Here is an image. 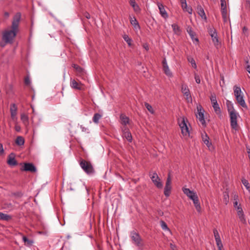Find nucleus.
<instances>
[{
  "label": "nucleus",
  "instance_id": "59",
  "mask_svg": "<svg viewBox=\"0 0 250 250\" xmlns=\"http://www.w3.org/2000/svg\"><path fill=\"white\" fill-rule=\"evenodd\" d=\"M170 247L172 250H176V245H175L172 243L170 244Z\"/></svg>",
  "mask_w": 250,
  "mask_h": 250
},
{
  "label": "nucleus",
  "instance_id": "51",
  "mask_svg": "<svg viewBox=\"0 0 250 250\" xmlns=\"http://www.w3.org/2000/svg\"><path fill=\"white\" fill-rule=\"evenodd\" d=\"M80 128L83 132H86L87 133H89V129L87 127L83 126V125H80Z\"/></svg>",
  "mask_w": 250,
  "mask_h": 250
},
{
  "label": "nucleus",
  "instance_id": "53",
  "mask_svg": "<svg viewBox=\"0 0 250 250\" xmlns=\"http://www.w3.org/2000/svg\"><path fill=\"white\" fill-rule=\"evenodd\" d=\"M216 245L218 247V250H222L223 248V245L222 243V241L216 242Z\"/></svg>",
  "mask_w": 250,
  "mask_h": 250
},
{
  "label": "nucleus",
  "instance_id": "11",
  "mask_svg": "<svg viewBox=\"0 0 250 250\" xmlns=\"http://www.w3.org/2000/svg\"><path fill=\"white\" fill-rule=\"evenodd\" d=\"M162 64L165 74L168 77H172L173 76L172 73L169 68L167 60L165 58L162 61Z\"/></svg>",
  "mask_w": 250,
  "mask_h": 250
},
{
  "label": "nucleus",
  "instance_id": "31",
  "mask_svg": "<svg viewBox=\"0 0 250 250\" xmlns=\"http://www.w3.org/2000/svg\"><path fill=\"white\" fill-rule=\"evenodd\" d=\"M122 135H123V137L125 138L127 140V141H128L129 142H132V137L130 131L128 132L124 133Z\"/></svg>",
  "mask_w": 250,
  "mask_h": 250
},
{
  "label": "nucleus",
  "instance_id": "12",
  "mask_svg": "<svg viewBox=\"0 0 250 250\" xmlns=\"http://www.w3.org/2000/svg\"><path fill=\"white\" fill-rule=\"evenodd\" d=\"M22 171H30L35 172L37 171L35 166L31 163H25L23 167L21 168Z\"/></svg>",
  "mask_w": 250,
  "mask_h": 250
},
{
  "label": "nucleus",
  "instance_id": "64",
  "mask_svg": "<svg viewBox=\"0 0 250 250\" xmlns=\"http://www.w3.org/2000/svg\"><path fill=\"white\" fill-rule=\"evenodd\" d=\"M248 30V29L246 27H244L243 29V33H245Z\"/></svg>",
  "mask_w": 250,
  "mask_h": 250
},
{
  "label": "nucleus",
  "instance_id": "24",
  "mask_svg": "<svg viewBox=\"0 0 250 250\" xmlns=\"http://www.w3.org/2000/svg\"><path fill=\"white\" fill-rule=\"evenodd\" d=\"M130 4L133 8L135 12H139L140 11V8L138 5L136 3L135 0H130Z\"/></svg>",
  "mask_w": 250,
  "mask_h": 250
},
{
  "label": "nucleus",
  "instance_id": "48",
  "mask_svg": "<svg viewBox=\"0 0 250 250\" xmlns=\"http://www.w3.org/2000/svg\"><path fill=\"white\" fill-rule=\"evenodd\" d=\"M171 179L170 175L169 174L168 175V176H167V179L165 186L171 187Z\"/></svg>",
  "mask_w": 250,
  "mask_h": 250
},
{
  "label": "nucleus",
  "instance_id": "21",
  "mask_svg": "<svg viewBox=\"0 0 250 250\" xmlns=\"http://www.w3.org/2000/svg\"><path fill=\"white\" fill-rule=\"evenodd\" d=\"M191 200L193 201L194 207L197 211L200 212L201 211V208L199 201L198 197L197 196V197L195 198L194 199H193Z\"/></svg>",
  "mask_w": 250,
  "mask_h": 250
},
{
  "label": "nucleus",
  "instance_id": "41",
  "mask_svg": "<svg viewBox=\"0 0 250 250\" xmlns=\"http://www.w3.org/2000/svg\"><path fill=\"white\" fill-rule=\"evenodd\" d=\"M221 11H227L226 0H220Z\"/></svg>",
  "mask_w": 250,
  "mask_h": 250
},
{
  "label": "nucleus",
  "instance_id": "3",
  "mask_svg": "<svg viewBox=\"0 0 250 250\" xmlns=\"http://www.w3.org/2000/svg\"><path fill=\"white\" fill-rule=\"evenodd\" d=\"M178 124L181 129V132L184 136L188 137L189 136V128L188 126L185 118H182L178 120Z\"/></svg>",
  "mask_w": 250,
  "mask_h": 250
},
{
  "label": "nucleus",
  "instance_id": "56",
  "mask_svg": "<svg viewBox=\"0 0 250 250\" xmlns=\"http://www.w3.org/2000/svg\"><path fill=\"white\" fill-rule=\"evenodd\" d=\"M122 131L123 134L124 133L129 132V129L126 127V125H124V126L122 127Z\"/></svg>",
  "mask_w": 250,
  "mask_h": 250
},
{
  "label": "nucleus",
  "instance_id": "19",
  "mask_svg": "<svg viewBox=\"0 0 250 250\" xmlns=\"http://www.w3.org/2000/svg\"><path fill=\"white\" fill-rule=\"evenodd\" d=\"M7 163L10 166H16V159L14 157V153H12L9 155L7 160Z\"/></svg>",
  "mask_w": 250,
  "mask_h": 250
},
{
  "label": "nucleus",
  "instance_id": "33",
  "mask_svg": "<svg viewBox=\"0 0 250 250\" xmlns=\"http://www.w3.org/2000/svg\"><path fill=\"white\" fill-rule=\"evenodd\" d=\"M213 234L216 242L221 241L219 233L216 229H213Z\"/></svg>",
  "mask_w": 250,
  "mask_h": 250
},
{
  "label": "nucleus",
  "instance_id": "28",
  "mask_svg": "<svg viewBox=\"0 0 250 250\" xmlns=\"http://www.w3.org/2000/svg\"><path fill=\"white\" fill-rule=\"evenodd\" d=\"M25 141L23 137L19 136H17V146H22L24 145Z\"/></svg>",
  "mask_w": 250,
  "mask_h": 250
},
{
  "label": "nucleus",
  "instance_id": "55",
  "mask_svg": "<svg viewBox=\"0 0 250 250\" xmlns=\"http://www.w3.org/2000/svg\"><path fill=\"white\" fill-rule=\"evenodd\" d=\"M21 15L20 13H17V20H16V21H17V29L18 28V23L20 21V19H21ZM18 31L17 30V32Z\"/></svg>",
  "mask_w": 250,
  "mask_h": 250
},
{
  "label": "nucleus",
  "instance_id": "20",
  "mask_svg": "<svg viewBox=\"0 0 250 250\" xmlns=\"http://www.w3.org/2000/svg\"><path fill=\"white\" fill-rule=\"evenodd\" d=\"M197 13L202 19L206 20L207 17L203 7L201 5H198L197 7Z\"/></svg>",
  "mask_w": 250,
  "mask_h": 250
},
{
  "label": "nucleus",
  "instance_id": "22",
  "mask_svg": "<svg viewBox=\"0 0 250 250\" xmlns=\"http://www.w3.org/2000/svg\"><path fill=\"white\" fill-rule=\"evenodd\" d=\"M120 119L121 124L124 125H126L127 124H129V119L128 117L124 114H121L120 116Z\"/></svg>",
  "mask_w": 250,
  "mask_h": 250
},
{
  "label": "nucleus",
  "instance_id": "26",
  "mask_svg": "<svg viewBox=\"0 0 250 250\" xmlns=\"http://www.w3.org/2000/svg\"><path fill=\"white\" fill-rule=\"evenodd\" d=\"M227 106L229 113H230L231 112H236V111L234 109L233 104L230 101H227Z\"/></svg>",
  "mask_w": 250,
  "mask_h": 250
},
{
  "label": "nucleus",
  "instance_id": "6",
  "mask_svg": "<svg viewBox=\"0 0 250 250\" xmlns=\"http://www.w3.org/2000/svg\"><path fill=\"white\" fill-rule=\"evenodd\" d=\"M210 99L212 104V107L216 114L220 116H221V109L218 104L217 103L215 95L214 94H212L210 97Z\"/></svg>",
  "mask_w": 250,
  "mask_h": 250
},
{
  "label": "nucleus",
  "instance_id": "57",
  "mask_svg": "<svg viewBox=\"0 0 250 250\" xmlns=\"http://www.w3.org/2000/svg\"><path fill=\"white\" fill-rule=\"evenodd\" d=\"M236 209L237 210V215L244 212L241 207H238Z\"/></svg>",
  "mask_w": 250,
  "mask_h": 250
},
{
  "label": "nucleus",
  "instance_id": "2",
  "mask_svg": "<svg viewBox=\"0 0 250 250\" xmlns=\"http://www.w3.org/2000/svg\"><path fill=\"white\" fill-rule=\"evenodd\" d=\"M130 237L131 239L132 243L136 246L141 249L144 246L143 239L140 234L136 231L133 230L130 232Z\"/></svg>",
  "mask_w": 250,
  "mask_h": 250
},
{
  "label": "nucleus",
  "instance_id": "9",
  "mask_svg": "<svg viewBox=\"0 0 250 250\" xmlns=\"http://www.w3.org/2000/svg\"><path fill=\"white\" fill-rule=\"evenodd\" d=\"M11 120L10 121V125H13V127L16 128V104H13L10 108Z\"/></svg>",
  "mask_w": 250,
  "mask_h": 250
},
{
  "label": "nucleus",
  "instance_id": "46",
  "mask_svg": "<svg viewBox=\"0 0 250 250\" xmlns=\"http://www.w3.org/2000/svg\"><path fill=\"white\" fill-rule=\"evenodd\" d=\"M221 14L222 16V18L225 22H227L228 21V14L227 11H221Z\"/></svg>",
  "mask_w": 250,
  "mask_h": 250
},
{
  "label": "nucleus",
  "instance_id": "36",
  "mask_svg": "<svg viewBox=\"0 0 250 250\" xmlns=\"http://www.w3.org/2000/svg\"><path fill=\"white\" fill-rule=\"evenodd\" d=\"M11 218V217L6 214L0 212V220L8 221Z\"/></svg>",
  "mask_w": 250,
  "mask_h": 250
},
{
  "label": "nucleus",
  "instance_id": "32",
  "mask_svg": "<svg viewBox=\"0 0 250 250\" xmlns=\"http://www.w3.org/2000/svg\"><path fill=\"white\" fill-rule=\"evenodd\" d=\"M212 42L215 46H217L219 45V40L217 36V33L211 36Z\"/></svg>",
  "mask_w": 250,
  "mask_h": 250
},
{
  "label": "nucleus",
  "instance_id": "35",
  "mask_svg": "<svg viewBox=\"0 0 250 250\" xmlns=\"http://www.w3.org/2000/svg\"><path fill=\"white\" fill-rule=\"evenodd\" d=\"M187 59L188 62L191 63L192 67H193L194 68H197V65L195 61L192 57L188 56Z\"/></svg>",
  "mask_w": 250,
  "mask_h": 250
},
{
  "label": "nucleus",
  "instance_id": "62",
  "mask_svg": "<svg viewBox=\"0 0 250 250\" xmlns=\"http://www.w3.org/2000/svg\"><path fill=\"white\" fill-rule=\"evenodd\" d=\"M84 15L85 17L86 18H87V19H89L90 18V14L88 13L85 12L84 14Z\"/></svg>",
  "mask_w": 250,
  "mask_h": 250
},
{
  "label": "nucleus",
  "instance_id": "15",
  "mask_svg": "<svg viewBox=\"0 0 250 250\" xmlns=\"http://www.w3.org/2000/svg\"><path fill=\"white\" fill-rule=\"evenodd\" d=\"M235 98L238 104H239L242 107L246 109L248 108V106L245 103L243 95L236 97Z\"/></svg>",
  "mask_w": 250,
  "mask_h": 250
},
{
  "label": "nucleus",
  "instance_id": "13",
  "mask_svg": "<svg viewBox=\"0 0 250 250\" xmlns=\"http://www.w3.org/2000/svg\"><path fill=\"white\" fill-rule=\"evenodd\" d=\"M181 90L183 94L186 96L187 100L189 101V100H191V96L189 92V90L187 84H182Z\"/></svg>",
  "mask_w": 250,
  "mask_h": 250
},
{
  "label": "nucleus",
  "instance_id": "8",
  "mask_svg": "<svg viewBox=\"0 0 250 250\" xmlns=\"http://www.w3.org/2000/svg\"><path fill=\"white\" fill-rule=\"evenodd\" d=\"M198 113L196 117L203 126H206V124L204 118V110L201 105L197 106Z\"/></svg>",
  "mask_w": 250,
  "mask_h": 250
},
{
  "label": "nucleus",
  "instance_id": "18",
  "mask_svg": "<svg viewBox=\"0 0 250 250\" xmlns=\"http://www.w3.org/2000/svg\"><path fill=\"white\" fill-rule=\"evenodd\" d=\"M202 141L206 146L209 147L211 146V143L209 141V138L206 132L202 134Z\"/></svg>",
  "mask_w": 250,
  "mask_h": 250
},
{
  "label": "nucleus",
  "instance_id": "29",
  "mask_svg": "<svg viewBox=\"0 0 250 250\" xmlns=\"http://www.w3.org/2000/svg\"><path fill=\"white\" fill-rule=\"evenodd\" d=\"M182 6V9H183L184 11H186L187 12H188L189 14H191L192 13V9L191 7H188V5H187V2L183 3V4H182L181 5Z\"/></svg>",
  "mask_w": 250,
  "mask_h": 250
},
{
  "label": "nucleus",
  "instance_id": "23",
  "mask_svg": "<svg viewBox=\"0 0 250 250\" xmlns=\"http://www.w3.org/2000/svg\"><path fill=\"white\" fill-rule=\"evenodd\" d=\"M233 90H234V94L235 96V97H238L240 95H243L241 88L239 86H238L237 85H234L233 86Z\"/></svg>",
  "mask_w": 250,
  "mask_h": 250
},
{
  "label": "nucleus",
  "instance_id": "27",
  "mask_svg": "<svg viewBox=\"0 0 250 250\" xmlns=\"http://www.w3.org/2000/svg\"><path fill=\"white\" fill-rule=\"evenodd\" d=\"M102 115L100 113H96L94 114L93 117V122L95 124H98L99 122V120L102 118Z\"/></svg>",
  "mask_w": 250,
  "mask_h": 250
},
{
  "label": "nucleus",
  "instance_id": "4",
  "mask_svg": "<svg viewBox=\"0 0 250 250\" xmlns=\"http://www.w3.org/2000/svg\"><path fill=\"white\" fill-rule=\"evenodd\" d=\"M80 166L83 171L88 174H91L94 172V169L91 164L84 160H82L80 163Z\"/></svg>",
  "mask_w": 250,
  "mask_h": 250
},
{
  "label": "nucleus",
  "instance_id": "5",
  "mask_svg": "<svg viewBox=\"0 0 250 250\" xmlns=\"http://www.w3.org/2000/svg\"><path fill=\"white\" fill-rule=\"evenodd\" d=\"M230 121L231 127L235 130H238L237 117L239 116L238 113L236 111L234 112H231L229 113Z\"/></svg>",
  "mask_w": 250,
  "mask_h": 250
},
{
  "label": "nucleus",
  "instance_id": "30",
  "mask_svg": "<svg viewBox=\"0 0 250 250\" xmlns=\"http://www.w3.org/2000/svg\"><path fill=\"white\" fill-rule=\"evenodd\" d=\"M130 23L136 29H139L140 28L139 23L135 18L131 19Z\"/></svg>",
  "mask_w": 250,
  "mask_h": 250
},
{
  "label": "nucleus",
  "instance_id": "34",
  "mask_svg": "<svg viewBox=\"0 0 250 250\" xmlns=\"http://www.w3.org/2000/svg\"><path fill=\"white\" fill-rule=\"evenodd\" d=\"M237 216L239 219L240 221L242 223H243L244 224H246L247 221H246V219L245 218V216L244 212L242 213L238 214Z\"/></svg>",
  "mask_w": 250,
  "mask_h": 250
},
{
  "label": "nucleus",
  "instance_id": "44",
  "mask_svg": "<svg viewBox=\"0 0 250 250\" xmlns=\"http://www.w3.org/2000/svg\"><path fill=\"white\" fill-rule=\"evenodd\" d=\"M162 229L164 230H169L167 224L163 220L160 222Z\"/></svg>",
  "mask_w": 250,
  "mask_h": 250
},
{
  "label": "nucleus",
  "instance_id": "17",
  "mask_svg": "<svg viewBox=\"0 0 250 250\" xmlns=\"http://www.w3.org/2000/svg\"><path fill=\"white\" fill-rule=\"evenodd\" d=\"M187 31L188 34L189 35L193 42L197 43L199 42L198 39L197 38H195V33L192 30L191 27H188Z\"/></svg>",
  "mask_w": 250,
  "mask_h": 250
},
{
  "label": "nucleus",
  "instance_id": "58",
  "mask_svg": "<svg viewBox=\"0 0 250 250\" xmlns=\"http://www.w3.org/2000/svg\"><path fill=\"white\" fill-rule=\"evenodd\" d=\"M4 150L2 144L0 143V154L1 155L3 153Z\"/></svg>",
  "mask_w": 250,
  "mask_h": 250
},
{
  "label": "nucleus",
  "instance_id": "60",
  "mask_svg": "<svg viewBox=\"0 0 250 250\" xmlns=\"http://www.w3.org/2000/svg\"><path fill=\"white\" fill-rule=\"evenodd\" d=\"M247 65L246 67V69L247 71L250 74V64H249L248 62H247Z\"/></svg>",
  "mask_w": 250,
  "mask_h": 250
},
{
  "label": "nucleus",
  "instance_id": "54",
  "mask_svg": "<svg viewBox=\"0 0 250 250\" xmlns=\"http://www.w3.org/2000/svg\"><path fill=\"white\" fill-rule=\"evenodd\" d=\"M217 32L215 29L214 28H210L209 30V34L210 36H213V35H215Z\"/></svg>",
  "mask_w": 250,
  "mask_h": 250
},
{
  "label": "nucleus",
  "instance_id": "40",
  "mask_svg": "<svg viewBox=\"0 0 250 250\" xmlns=\"http://www.w3.org/2000/svg\"><path fill=\"white\" fill-rule=\"evenodd\" d=\"M171 187L165 186L164 188V194L166 196L168 197L170 195Z\"/></svg>",
  "mask_w": 250,
  "mask_h": 250
},
{
  "label": "nucleus",
  "instance_id": "47",
  "mask_svg": "<svg viewBox=\"0 0 250 250\" xmlns=\"http://www.w3.org/2000/svg\"><path fill=\"white\" fill-rule=\"evenodd\" d=\"M21 121L25 124L28 122V118L27 115L25 114H22L21 117Z\"/></svg>",
  "mask_w": 250,
  "mask_h": 250
},
{
  "label": "nucleus",
  "instance_id": "63",
  "mask_svg": "<svg viewBox=\"0 0 250 250\" xmlns=\"http://www.w3.org/2000/svg\"><path fill=\"white\" fill-rule=\"evenodd\" d=\"M22 194H23L21 192H17V194H16L17 198L18 197H21Z\"/></svg>",
  "mask_w": 250,
  "mask_h": 250
},
{
  "label": "nucleus",
  "instance_id": "43",
  "mask_svg": "<svg viewBox=\"0 0 250 250\" xmlns=\"http://www.w3.org/2000/svg\"><path fill=\"white\" fill-rule=\"evenodd\" d=\"M145 105L146 109L151 113V114L154 113V110H153L152 106L150 105L147 103H145Z\"/></svg>",
  "mask_w": 250,
  "mask_h": 250
},
{
  "label": "nucleus",
  "instance_id": "37",
  "mask_svg": "<svg viewBox=\"0 0 250 250\" xmlns=\"http://www.w3.org/2000/svg\"><path fill=\"white\" fill-rule=\"evenodd\" d=\"M242 183L243 185L245 187L246 189L248 190V191L250 193V185L248 180L243 179L242 180Z\"/></svg>",
  "mask_w": 250,
  "mask_h": 250
},
{
  "label": "nucleus",
  "instance_id": "61",
  "mask_svg": "<svg viewBox=\"0 0 250 250\" xmlns=\"http://www.w3.org/2000/svg\"><path fill=\"white\" fill-rule=\"evenodd\" d=\"M143 47L146 50H148L149 49V46L148 45L147 43H145L143 44Z\"/></svg>",
  "mask_w": 250,
  "mask_h": 250
},
{
  "label": "nucleus",
  "instance_id": "10",
  "mask_svg": "<svg viewBox=\"0 0 250 250\" xmlns=\"http://www.w3.org/2000/svg\"><path fill=\"white\" fill-rule=\"evenodd\" d=\"M182 191L190 200H192L198 196L195 192L188 188L184 187L182 188Z\"/></svg>",
  "mask_w": 250,
  "mask_h": 250
},
{
  "label": "nucleus",
  "instance_id": "14",
  "mask_svg": "<svg viewBox=\"0 0 250 250\" xmlns=\"http://www.w3.org/2000/svg\"><path fill=\"white\" fill-rule=\"evenodd\" d=\"M70 86L75 89L82 90L83 88V84L81 83H78L75 79H70Z\"/></svg>",
  "mask_w": 250,
  "mask_h": 250
},
{
  "label": "nucleus",
  "instance_id": "39",
  "mask_svg": "<svg viewBox=\"0 0 250 250\" xmlns=\"http://www.w3.org/2000/svg\"><path fill=\"white\" fill-rule=\"evenodd\" d=\"M72 67L77 71V72L81 74H83V69L77 64H73Z\"/></svg>",
  "mask_w": 250,
  "mask_h": 250
},
{
  "label": "nucleus",
  "instance_id": "38",
  "mask_svg": "<svg viewBox=\"0 0 250 250\" xmlns=\"http://www.w3.org/2000/svg\"><path fill=\"white\" fill-rule=\"evenodd\" d=\"M171 26L173 31L175 34H179L181 30L180 27L177 24H173Z\"/></svg>",
  "mask_w": 250,
  "mask_h": 250
},
{
  "label": "nucleus",
  "instance_id": "42",
  "mask_svg": "<svg viewBox=\"0 0 250 250\" xmlns=\"http://www.w3.org/2000/svg\"><path fill=\"white\" fill-rule=\"evenodd\" d=\"M223 200L225 204L227 205L229 201V195L228 192H225L224 193Z\"/></svg>",
  "mask_w": 250,
  "mask_h": 250
},
{
  "label": "nucleus",
  "instance_id": "50",
  "mask_svg": "<svg viewBox=\"0 0 250 250\" xmlns=\"http://www.w3.org/2000/svg\"><path fill=\"white\" fill-rule=\"evenodd\" d=\"M24 83L27 85H30L31 81L29 76H27L24 78Z\"/></svg>",
  "mask_w": 250,
  "mask_h": 250
},
{
  "label": "nucleus",
  "instance_id": "49",
  "mask_svg": "<svg viewBox=\"0 0 250 250\" xmlns=\"http://www.w3.org/2000/svg\"><path fill=\"white\" fill-rule=\"evenodd\" d=\"M237 197H238L237 196H234V200L235 201L233 203V206H234V207L235 208V209H236L238 207H241L240 205H238V203L237 201Z\"/></svg>",
  "mask_w": 250,
  "mask_h": 250
},
{
  "label": "nucleus",
  "instance_id": "45",
  "mask_svg": "<svg viewBox=\"0 0 250 250\" xmlns=\"http://www.w3.org/2000/svg\"><path fill=\"white\" fill-rule=\"evenodd\" d=\"M123 38L129 46L131 45L132 40L127 35H124Z\"/></svg>",
  "mask_w": 250,
  "mask_h": 250
},
{
  "label": "nucleus",
  "instance_id": "52",
  "mask_svg": "<svg viewBox=\"0 0 250 250\" xmlns=\"http://www.w3.org/2000/svg\"><path fill=\"white\" fill-rule=\"evenodd\" d=\"M194 78L197 83H200L201 82L200 76L194 73Z\"/></svg>",
  "mask_w": 250,
  "mask_h": 250
},
{
  "label": "nucleus",
  "instance_id": "7",
  "mask_svg": "<svg viewBox=\"0 0 250 250\" xmlns=\"http://www.w3.org/2000/svg\"><path fill=\"white\" fill-rule=\"evenodd\" d=\"M149 176L152 182L157 188H162L163 184L156 172H153L152 173H150Z\"/></svg>",
  "mask_w": 250,
  "mask_h": 250
},
{
  "label": "nucleus",
  "instance_id": "25",
  "mask_svg": "<svg viewBox=\"0 0 250 250\" xmlns=\"http://www.w3.org/2000/svg\"><path fill=\"white\" fill-rule=\"evenodd\" d=\"M22 238L25 245L29 247L32 246L33 244V241L31 239H28L25 236H22Z\"/></svg>",
  "mask_w": 250,
  "mask_h": 250
},
{
  "label": "nucleus",
  "instance_id": "16",
  "mask_svg": "<svg viewBox=\"0 0 250 250\" xmlns=\"http://www.w3.org/2000/svg\"><path fill=\"white\" fill-rule=\"evenodd\" d=\"M157 5L160 11V13L162 17L165 19L167 18L168 17V15L165 9V7L163 4L158 2L157 3Z\"/></svg>",
  "mask_w": 250,
  "mask_h": 250
},
{
  "label": "nucleus",
  "instance_id": "1",
  "mask_svg": "<svg viewBox=\"0 0 250 250\" xmlns=\"http://www.w3.org/2000/svg\"><path fill=\"white\" fill-rule=\"evenodd\" d=\"M16 36V16L13 18L11 29H7L2 32V40L0 42V46L3 47L6 44L12 43L14 38Z\"/></svg>",
  "mask_w": 250,
  "mask_h": 250
}]
</instances>
